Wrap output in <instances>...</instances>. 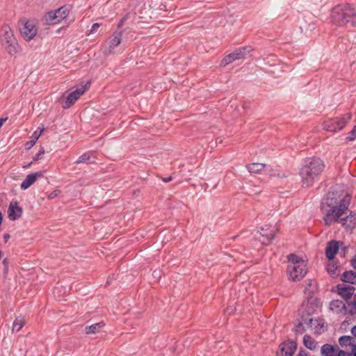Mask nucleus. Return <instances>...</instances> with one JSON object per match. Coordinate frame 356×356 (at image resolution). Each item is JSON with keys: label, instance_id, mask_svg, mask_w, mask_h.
Returning a JSON list of instances; mask_svg holds the SVG:
<instances>
[{"label": "nucleus", "instance_id": "a18cd8bd", "mask_svg": "<svg viewBox=\"0 0 356 356\" xmlns=\"http://www.w3.org/2000/svg\"><path fill=\"white\" fill-rule=\"evenodd\" d=\"M6 261H7L6 259H3V264H6Z\"/></svg>", "mask_w": 356, "mask_h": 356}, {"label": "nucleus", "instance_id": "9b49d317", "mask_svg": "<svg viewBox=\"0 0 356 356\" xmlns=\"http://www.w3.org/2000/svg\"><path fill=\"white\" fill-rule=\"evenodd\" d=\"M246 168L250 173H259L263 171L264 173L269 174L270 176H279V174H277L270 166L264 163H253L248 165Z\"/></svg>", "mask_w": 356, "mask_h": 356}, {"label": "nucleus", "instance_id": "ea45409f", "mask_svg": "<svg viewBox=\"0 0 356 356\" xmlns=\"http://www.w3.org/2000/svg\"><path fill=\"white\" fill-rule=\"evenodd\" d=\"M3 238H4V241L6 242L10 238V234H4Z\"/></svg>", "mask_w": 356, "mask_h": 356}, {"label": "nucleus", "instance_id": "c85d7f7f", "mask_svg": "<svg viewBox=\"0 0 356 356\" xmlns=\"http://www.w3.org/2000/svg\"><path fill=\"white\" fill-rule=\"evenodd\" d=\"M90 153H85L81 156L79 157L77 161H76V163H87L90 162Z\"/></svg>", "mask_w": 356, "mask_h": 356}, {"label": "nucleus", "instance_id": "c756f323", "mask_svg": "<svg viewBox=\"0 0 356 356\" xmlns=\"http://www.w3.org/2000/svg\"><path fill=\"white\" fill-rule=\"evenodd\" d=\"M338 356H356V346L354 347L351 353L339 350Z\"/></svg>", "mask_w": 356, "mask_h": 356}, {"label": "nucleus", "instance_id": "de8ad7c7", "mask_svg": "<svg viewBox=\"0 0 356 356\" xmlns=\"http://www.w3.org/2000/svg\"><path fill=\"white\" fill-rule=\"evenodd\" d=\"M227 312H229V309H227ZM233 312V309H231L230 313Z\"/></svg>", "mask_w": 356, "mask_h": 356}, {"label": "nucleus", "instance_id": "e433bc0d", "mask_svg": "<svg viewBox=\"0 0 356 356\" xmlns=\"http://www.w3.org/2000/svg\"><path fill=\"white\" fill-rule=\"evenodd\" d=\"M58 195V191H53L52 193H51L49 195V199H53L55 197H56Z\"/></svg>", "mask_w": 356, "mask_h": 356}, {"label": "nucleus", "instance_id": "c03bdc74", "mask_svg": "<svg viewBox=\"0 0 356 356\" xmlns=\"http://www.w3.org/2000/svg\"><path fill=\"white\" fill-rule=\"evenodd\" d=\"M2 219H3V216H2L1 213L0 212V225H1V223H2Z\"/></svg>", "mask_w": 356, "mask_h": 356}, {"label": "nucleus", "instance_id": "6ab92c4d", "mask_svg": "<svg viewBox=\"0 0 356 356\" xmlns=\"http://www.w3.org/2000/svg\"><path fill=\"white\" fill-rule=\"evenodd\" d=\"M339 350L331 344H324L321 347V353L323 356H338Z\"/></svg>", "mask_w": 356, "mask_h": 356}, {"label": "nucleus", "instance_id": "a211bd4d", "mask_svg": "<svg viewBox=\"0 0 356 356\" xmlns=\"http://www.w3.org/2000/svg\"><path fill=\"white\" fill-rule=\"evenodd\" d=\"M339 242L336 241H332L328 243L327 246L325 249V254L329 260L332 259L339 250Z\"/></svg>", "mask_w": 356, "mask_h": 356}, {"label": "nucleus", "instance_id": "473e14b6", "mask_svg": "<svg viewBox=\"0 0 356 356\" xmlns=\"http://www.w3.org/2000/svg\"><path fill=\"white\" fill-rule=\"evenodd\" d=\"M100 26V24L99 23H94L92 25L91 29L90 31V33H94L96 32L97 29Z\"/></svg>", "mask_w": 356, "mask_h": 356}, {"label": "nucleus", "instance_id": "2eb2a0df", "mask_svg": "<svg viewBox=\"0 0 356 356\" xmlns=\"http://www.w3.org/2000/svg\"><path fill=\"white\" fill-rule=\"evenodd\" d=\"M22 213V209L18 206L17 202H11L8 209V217L10 220H16Z\"/></svg>", "mask_w": 356, "mask_h": 356}, {"label": "nucleus", "instance_id": "79ce46f5", "mask_svg": "<svg viewBox=\"0 0 356 356\" xmlns=\"http://www.w3.org/2000/svg\"><path fill=\"white\" fill-rule=\"evenodd\" d=\"M351 332L356 337V325L352 328Z\"/></svg>", "mask_w": 356, "mask_h": 356}, {"label": "nucleus", "instance_id": "a19ab883", "mask_svg": "<svg viewBox=\"0 0 356 356\" xmlns=\"http://www.w3.org/2000/svg\"><path fill=\"white\" fill-rule=\"evenodd\" d=\"M298 356H308V355L305 352L300 350Z\"/></svg>", "mask_w": 356, "mask_h": 356}, {"label": "nucleus", "instance_id": "bb28decb", "mask_svg": "<svg viewBox=\"0 0 356 356\" xmlns=\"http://www.w3.org/2000/svg\"><path fill=\"white\" fill-rule=\"evenodd\" d=\"M308 324L311 327H314L315 332H318L323 327V323L321 319L310 318Z\"/></svg>", "mask_w": 356, "mask_h": 356}, {"label": "nucleus", "instance_id": "a878e982", "mask_svg": "<svg viewBox=\"0 0 356 356\" xmlns=\"http://www.w3.org/2000/svg\"><path fill=\"white\" fill-rule=\"evenodd\" d=\"M25 324L24 318L22 316H18L15 318L13 325V331L19 332Z\"/></svg>", "mask_w": 356, "mask_h": 356}, {"label": "nucleus", "instance_id": "f257e3e1", "mask_svg": "<svg viewBox=\"0 0 356 356\" xmlns=\"http://www.w3.org/2000/svg\"><path fill=\"white\" fill-rule=\"evenodd\" d=\"M323 169V162L319 158L305 159L300 170L302 186L306 188L312 186L318 179Z\"/></svg>", "mask_w": 356, "mask_h": 356}, {"label": "nucleus", "instance_id": "39448f33", "mask_svg": "<svg viewBox=\"0 0 356 356\" xmlns=\"http://www.w3.org/2000/svg\"><path fill=\"white\" fill-rule=\"evenodd\" d=\"M349 207V200L343 198L340 200L339 203L330 209L325 218L324 221L327 225H330L332 222H336L345 213Z\"/></svg>", "mask_w": 356, "mask_h": 356}, {"label": "nucleus", "instance_id": "0eeeda50", "mask_svg": "<svg viewBox=\"0 0 356 356\" xmlns=\"http://www.w3.org/2000/svg\"><path fill=\"white\" fill-rule=\"evenodd\" d=\"M70 13V9L67 6H62L55 10L48 12L44 17L46 24L53 25L59 23L65 19Z\"/></svg>", "mask_w": 356, "mask_h": 356}, {"label": "nucleus", "instance_id": "cd10ccee", "mask_svg": "<svg viewBox=\"0 0 356 356\" xmlns=\"http://www.w3.org/2000/svg\"><path fill=\"white\" fill-rule=\"evenodd\" d=\"M347 307V313H349L351 315H354L356 314V300L355 297L353 301H347L346 304Z\"/></svg>", "mask_w": 356, "mask_h": 356}, {"label": "nucleus", "instance_id": "72a5a7b5", "mask_svg": "<svg viewBox=\"0 0 356 356\" xmlns=\"http://www.w3.org/2000/svg\"><path fill=\"white\" fill-rule=\"evenodd\" d=\"M44 153V150L43 148H41L39 151V152L36 154V156L34 157V160H39L42 158Z\"/></svg>", "mask_w": 356, "mask_h": 356}, {"label": "nucleus", "instance_id": "412c9836", "mask_svg": "<svg viewBox=\"0 0 356 356\" xmlns=\"http://www.w3.org/2000/svg\"><path fill=\"white\" fill-rule=\"evenodd\" d=\"M343 282L356 284V273L353 270L344 272L341 277Z\"/></svg>", "mask_w": 356, "mask_h": 356}, {"label": "nucleus", "instance_id": "f8f14e48", "mask_svg": "<svg viewBox=\"0 0 356 356\" xmlns=\"http://www.w3.org/2000/svg\"><path fill=\"white\" fill-rule=\"evenodd\" d=\"M297 348L296 343L293 341H287L282 343L280 346V352L277 353V356H293Z\"/></svg>", "mask_w": 356, "mask_h": 356}, {"label": "nucleus", "instance_id": "7c9ffc66", "mask_svg": "<svg viewBox=\"0 0 356 356\" xmlns=\"http://www.w3.org/2000/svg\"><path fill=\"white\" fill-rule=\"evenodd\" d=\"M356 138V124L353 128L352 131L349 133V135L346 138L348 141H353Z\"/></svg>", "mask_w": 356, "mask_h": 356}, {"label": "nucleus", "instance_id": "393cba45", "mask_svg": "<svg viewBox=\"0 0 356 356\" xmlns=\"http://www.w3.org/2000/svg\"><path fill=\"white\" fill-rule=\"evenodd\" d=\"M316 284L315 281L313 280H307V284L305 287L304 292L307 296H310L313 293H314L316 290Z\"/></svg>", "mask_w": 356, "mask_h": 356}, {"label": "nucleus", "instance_id": "423d86ee", "mask_svg": "<svg viewBox=\"0 0 356 356\" xmlns=\"http://www.w3.org/2000/svg\"><path fill=\"white\" fill-rule=\"evenodd\" d=\"M351 117L352 114L347 113L341 117H337L325 122L323 127L327 131L337 132L341 130L346 125Z\"/></svg>", "mask_w": 356, "mask_h": 356}, {"label": "nucleus", "instance_id": "6e6552de", "mask_svg": "<svg viewBox=\"0 0 356 356\" xmlns=\"http://www.w3.org/2000/svg\"><path fill=\"white\" fill-rule=\"evenodd\" d=\"M277 232V228L275 225H265L261 227L257 232L260 236L254 235V237L262 244L267 245L271 243Z\"/></svg>", "mask_w": 356, "mask_h": 356}, {"label": "nucleus", "instance_id": "aec40b11", "mask_svg": "<svg viewBox=\"0 0 356 356\" xmlns=\"http://www.w3.org/2000/svg\"><path fill=\"white\" fill-rule=\"evenodd\" d=\"M252 51L251 47H243L238 49H236L234 52L231 53V56H232L234 60H238L244 58L246 55L250 54Z\"/></svg>", "mask_w": 356, "mask_h": 356}, {"label": "nucleus", "instance_id": "4c0bfd02", "mask_svg": "<svg viewBox=\"0 0 356 356\" xmlns=\"http://www.w3.org/2000/svg\"><path fill=\"white\" fill-rule=\"evenodd\" d=\"M351 265L356 270V256L352 259Z\"/></svg>", "mask_w": 356, "mask_h": 356}, {"label": "nucleus", "instance_id": "58836bf2", "mask_svg": "<svg viewBox=\"0 0 356 356\" xmlns=\"http://www.w3.org/2000/svg\"><path fill=\"white\" fill-rule=\"evenodd\" d=\"M172 177H165V178H163V181L165 182V183H168V182H170V181H172Z\"/></svg>", "mask_w": 356, "mask_h": 356}, {"label": "nucleus", "instance_id": "9d476101", "mask_svg": "<svg viewBox=\"0 0 356 356\" xmlns=\"http://www.w3.org/2000/svg\"><path fill=\"white\" fill-rule=\"evenodd\" d=\"M86 86H81L69 93L67 97L63 95L59 99V102L62 103V107L65 109L70 108L86 91Z\"/></svg>", "mask_w": 356, "mask_h": 356}, {"label": "nucleus", "instance_id": "1a4fd4ad", "mask_svg": "<svg viewBox=\"0 0 356 356\" xmlns=\"http://www.w3.org/2000/svg\"><path fill=\"white\" fill-rule=\"evenodd\" d=\"M21 35L26 41L31 40L37 34L38 29L33 20H22L19 27Z\"/></svg>", "mask_w": 356, "mask_h": 356}, {"label": "nucleus", "instance_id": "5701e85b", "mask_svg": "<svg viewBox=\"0 0 356 356\" xmlns=\"http://www.w3.org/2000/svg\"><path fill=\"white\" fill-rule=\"evenodd\" d=\"M104 323L103 322H99L88 326L86 327V334H96L100 331V330L104 327Z\"/></svg>", "mask_w": 356, "mask_h": 356}, {"label": "nucleus", "instance_id": "4be33fe9", "mask_svg": "<svg viewBox=\"0 0 356 356\" xmlns=\"http://www.w3.org/2000/svg\"><path fill=\"white\" fill-rule=\"evenodd\" d=\"M355 339L350 336H342L339 339V343L341 346H350L352 350L356 346Z\"/></svg>", "mask_w": 356, "mask_h": 356}, {"label": "nucleus", "instance_id": "f3484780", "mask_svg": "<svg viewBox=\"0 0 356 356\" xmlns=\"http://www.w3.org/2000/svg\"><path fill=\"white\" fill-rule=\"evenodd\" d=\"M121 42V33H115L108 42V47H106L104 49L105 54H110L113 49L118 47Z\"/></svg>", "mask_w": 356, "mask_h": 356}, {"label": "nucleus", "instance_id": "c9c22d12", "mask_svg": "<svg viewBox=\"0 0 356 356\" xmlns=\"http://www.w3.org/2000/svg\"><path fill=\"white\" fill-rule=\"evenodd\" d=\"M294 331L296 332H302V324L301 323H299L298 325H297L295 328H294Z\"/></svg>", "mask_w": 356, "mask_h": 356}, {"label": "nucleus", "instance_id": "ddd939ff", "mask_svg": "<svg viewBox=\"0 0 356 356\" xmlns=\"http://www.w3.org/2000/svg\"><path fill=\"white\" fill-rule=\"evenodd\" d=\"M337 288L339 295L346 301L353 296L355 291L354 286L345 284H338Z\"/></svg>", "mask_w": 356, "mask_h": 356}, {"label": "nucleus", "instance_id": "f704fd0d", "mask_svg": "<svg viewBox=\"0 0 356 356\" xmlns=\"http://www.w3.org/2000/svg\"><path fill=\"white\" fill-rule=\"evenodd\" d=\"M40 137V134H38L36 132H34L33 136H32V138L33 140L31 141V145H33L35 143V141L38 139V138Z\"/></svg>", "mask_w": 356, "mask_h": 356}, {"label": "nucleus", "instance_id": "b1692460", "mask_svg": "<svg viewBox=\"0 0 356 356\" xmlns=\"http://www.w3.org/2000/svg\"><path fill=\"white\" fill-rule=\"evenodd\" d=\"M304 345L309 349L314 350L316 348V341L309 335H305L303 337Z\"/></svg>", "mask_w": 356, "mask_h": 356}, {"label": "nucleus", "instance_id": "4468645a", "mask_svg": "<svg viewBox=\"0 0 356 356\" xmlns=\"http://www.w3.org/2000/svg\"><path fill=\"white\" fill-rule=\"evenodd\" d=\"M44 171H38L32 174L28 175L25 179L22 182L20 187L23 190L29 188L34 182L40 177L43 176Z\"/></svg>", "mask_w": 356, "mask_h": 356}, {"label": "nucleus", "instance_id": "37998d69", "mask_svg": "<svg viewBox=\"0 0 356 356\" xmlns=\"http://www.w3.org/2000/svg\"><path fill=\"white\" fill-rule=\"evenodd\" d=\"M347 219H348V217L341 219L343 225H345V222L347 220Z\"/></svg>", "mask_w": 356, "mask_h": 356}, {"label": "nucleus", "instance_id": "20e7f679", "mask_svg": "<svg viewBox=\"0 0 356 356\" xmlns=\"http://www.w3.org/2000/svg\"><path fill=\"white\" fill-rule=\"evenodd\" d=\"M288 260L287 273L289 279L293 281L302 279L307 273L305 261L293 254L288 256Z\"/></svg>", "mask_w": 356, "mask_h": 356}, {"label": "nucleus", "instance_id": "7ed1b4c3", "mask_svg": "<svg viewBox=\"0 0 356 356\" xmlns=\"http://www.w3.org/2000/svg\"><path fill=\"white\" fill-rule=\"evenodd\" d=\"M0 44L11 57H16L21 51V47L14 35L12 29L7 24H4L1 28Z\"/></svg>", "mask_w": 356, "mask_h": 356}, {"label": "nucleus", "instance_id": "f03ea898", "mask_svg": "<svg viewBox=\"0 0 356 356\" xmlns=\"http://www.w3.org/2000/svg\"><path fill=\"white\" fill-rule=\"evenodd\" d=\"M330 19L334 24L339 26L346 24L356 26V8L350 3L338 4L332 9Z\"/></svg>", "mask_w": 356, "mask_h": 356}, {"label": "nucleus", "instance_id": "dca6fc26", "mask_svg": "<svg viewBox=\"0 0 356 356\" xmlns=\"http://www.w3.org/2000/svg\"><path fill=\"white\" fill-rule=\"evenodd\" d=\"M330 309L334 313L345 315L347 314L346 304L340 300H334L330 304Z\"/></svg>", "mask_w": 356, "mask_h": 356}, {"label": "nucleus", "instance_id": "2f4dec72", "mask_svg": "<svg viewBox=\"0 0 356 356\" xmlns=\"http://www.w3.org/2000/svg\"><path fill=\"white\" fill-rule=\"evenodd\" d=\"M232 61H234V59L232 56H231V54H229L222 60L221 65L225 66L232 63Z\"/></svg>", "mask_w": 356, "mask_h": 356}, {"label": "nucleus", "instance_id": "49530a36", "mask_svg": "<svg viewBox=\"0 0 356 356\" xmlns=\"http://www.w3.org/2000/svg\"><path fill=\"white\" fill-rule=\"evenodd\" d=\"M327 205H328L329 207H330V206L332 205V203H331V202H330H330H327Z\"/></svg>", "mask_w": 356, "mask_h": 356}]
</instances>
